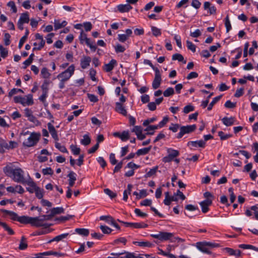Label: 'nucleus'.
<instances>
[{
    "label": "nucleus",
    "mask_w": 258,
    "mask_h": 258,
    "mask_svg": "<svg viewBox=\"0 0 258 258\" xmlns=\"http://www.w3.org/2000/svg\"><path fill=\"white\" fill-rule=\"evenodd\" d=\"M172 59L173 60H178L179 61H182L184 63H186V61L184 60L183 56L179 53H175L172 55Z\"/></svg>",
    "instance_id": "nucleus-38"
},
{
    "label": "nucleus",
    "mask_w": 258,
    "mask_h": 258,
    "mask_svg": "<svg viewBox=\"0 0 258 258\" xmlns=\"http://www.w3.org/2000/svg\"><path fill=\"white\" fill-rule=\"evenodd\" d=\"M81 143L83 145H88L91 143V139L88 135H85L83 139L81 140Z\"/></svg>",
    "instance_id": "nucleus-40"
},
{
    "label": "nucleus",
    "mask_w": 258,
    "mask_h": 258,
    "mask_svg": "<svg viewBox=\"0 0 258 258\" xmlns=\"http://www.w3.org/2000/svg\"><path fill=\"white\" fill-rule=\"evenodd\" d=\"M18 92L24 93L23 91L21 89L13 88L9 92V96L11 97Z\"/></svg>",
    "instance_id": "nucleus-57"
},
{
    "label": "nucleus",
    "mask_w": 258,
    "mask_h": 258,
    "mask_svg": "<svg viewBox=\"0 0 258 258\" xmlns=\"http://www.w3.org/2000/svg\"><path fill=\"white\" fill-rule=\"evenodd\" d=\"M35 38L36 39L40 40V42L39 43V46L38 47H37V44L36 42L33 43L34 46L35 47L33 48V51L41 50L44 47L45 43V41L43 39L42 36L40 34L36 33L35 34Z\"/></svg>",
    "instance_id": "nucleus-11"
},
{
    "label": "nucleus",
    "mask_w": 258,
    "mask_h": 258,
    "mask_svg": "<svg viewBox=\"0 0 258 258\" xmlns=\"http://www.w3.org/2000/svg\"><path fill=\"white\" fill-rule=\"evenodd\" d=\"M133 195L137 196L136 199L138 200L143 197H145L147 196L146 190L145 189H142L140 190L139 194L137 191H135L134 192Z\"/></svg>",
    "instance_id": "nucleus-36"
},
{
    "label": "nucleus",
    "mask_w": 258,
    "mask_h": 258,
    "mask_svg": "<svg viewBox=\"0 0 258 258\" xmlns=\"http://www.w3.org/2000/svg\"><path fill=\"white\" fill-rule=\"evenodd\" d=\"M224 106L228 108H233L236 106V103H233L231 101L228 100L225 102Z\"/></svg>",
    "instance_id": "nucleus-61"
},
{
    "label": "nucleus",
    "mask_w": 258,
    "mask_h": 258,
    "mask_svg": "<svg viewBox=\"0 0 258 258\" xmlns=\"http://www.w3.org/2000/svg\"><path fill=\"white\" fill-rule=\"evenodd\" d=\"M195 107L194 106L191 105H188L185 106L183 108V112L185 114L188 113L189 112L194 111Z\"/></svg>",
    "instance_id": "nucleus-54"
},
{
    "label": "nucleus",
    "mask_w": 258,
    "mask_h": 258,
    "mask_svg": "<svg viewBox=\"0 0 258 258\" xmlns=\"http://www.w3.org/2000/svg\"><path fill=\"white\" fill-rule=\"evenodd\" d=\"M3 171L7 176L13 178L15 182L23 184L26 182L24 171L19 167L13 169L11 166L7 165L3 168Z\"/></svg>",
    "instance_id": "nucleus-1"
},
{
    "label": "nucleus",
    "mask_w": 258,
    "mask_h": 258,
    "mask_svg": "<svg viewBox=\"0 0 258 258\" xmlns=\"http://www.w3.org/2000/svg\"><path fill=\"white\" fill-rule=\"evenodd\" d=\"M25 183H26L28 185V187H26L27 190L30 193H33L37 186L36 183L32 180L26 181Z\"/></svg>",
    "instance_id": "nucleus-23"
},
{
    "label": "nucleus",
    "mask_w": 258,
    "mask_h": 258,
    "mask_svg": "<svg viewBox=\"0 0 258 258\" xmlns=\"http://www.w3.org/2000/svg\"><path fill=\"white\" fill-rule=\"evenodd\" d=\"M197 247L201 251L210 254L211 252L209 250L208 246L205 242H199L197 243Z\"/></svg>",
    "instance_id": "nucleus-14"
},
{
    "label": "nucleus",
    "mask_w": 258,
    "mask_h": 258,
    "mask_svg": "<svg viewBox=\"0 0 258 258\" xmlns=\"http://www.w3.org/2000/svg\"><path fill=\"white\" fill-rule=\"evenodd\" d=\"M225 25L226 28V32H228L231 29V25L229 18V16L227 15L225 19Z\"/></svg>",
    "instance_id": "nucleus-48"
},
{
    "label": "nucleus",
    "mask_w": 258,
    "mask_h": 258,
    "mask_svg": "<svg viewBox=\"0 0 258 258\" xmlns=\"http://www.w3.org/2000/svg\"><path fill=\"white\" fill-rule=\"evenodd\" d=\"M223 123L227 126H231L234 123L235 121L233 117H224L222 119Z\"/></svg>",
    "instance_id": "nucleus-22"
},
{
    "label": "nucleus",
    "mask_w": 258,
    "mask_h": 258,
    "mask_svg": "<svg viewBox=\"0 0 258 258\" xmlns=\"http://www.w3.org/2000/svg\"><path fill=\"white\" fill-rule=\"evenodd\" d=\"M88 97L90 101L92 102H97L98 101V99L96 96L94 94H88Z\"/></svg>",
    "instance_id": "nucleus-63"
},
{
    "label": "nucleus",
    "mask_w": 258,
    "mask_h": 258,
    "mask_svg": "<svg viewBox=\"0 0 258 258\" xmlns=\"http://www.w3.org/2000/svg\"><path fill=\"white\" fill-rule=\"evenodd\" d=\"M0 53L3 58H5L8 54V50L4 48L2 45H0Z\"/></svg>",
    "instance_id": "nucleus-49"
},
{
    "label": "nucleus",
    "mask_w": 258,
    "mask_h": 258,
    "mask_svg": "<svg viewBox=\"0 0 258 258\" xmlns=\"http://www.w3.org/2000/svg\"><path fill=\"white\" fill-rule=\"evenodd\" d=\"M132 132L135 133L137 136L142 132V127L141 126H135L132 130Z\"/></svg>",
    "instance_id": "nucleus-59"
},
{
    "label": "nucleus",
    "mask_w": 258,
    "mask_h": 258,
    "mask_svg": "<svg viewBox=\"0 0 258 258\" xmlns=\"http://www.w3.org/2000/svg\"><path fill=\"white\" fill-rule=\"evenodd\" d=\"M115 110L119 114H122L123 116L127 115V110L125 108L124 106L122 103L119 102L115 103Z\"/></svg>",
    "instance_id": "nucleus-13"
},
{
    "label": "nucleus",
    "mask_w": 258,
    "mask_h": 258,
    "mask_svg": "<svg viewBox=\"0 0 258 258\" xmlns=\"http://www.w3.org/2000/svg\"><path fill=\"white\" fill-rule=\"evenodd\" d=\"M34 192H35L36 197L39 199H42L43 197L44 191L43 189H41L40 187L36 186Z\"/></svg>",
    "instance_id": "nucleus-33"
},
{
    "label": "nucleus",
    "mask_w": 258,
    "mask_h": 258,
    "mask_svg": "<svg viewBox=\"0 0 258 258\" xmlns=\"http://www.w3.org/2000/svg\"><path fill=\"white\" fill-rule=\"evenodd\" d=\"M69 234L68 233H64V234H62L59 235L58 236H56L55 237H54L53 239L50 240L48 242V243H51L53 241L58 242L60 240H62L63 239L66 238L69 235Z\"/></svg>",
    "instance_id": "nucleus-27"
},
{
    "label": "nucleus",
    "mask_w": 258,
    "mask_h": 258,
    "mask_svg": "<svg viewBox=\"0 0 258 258\" xmlns=\"http://www.w3.org/2000/svg\"><path fill=\"white\" fill-rule=\"evenodd\" d=\"M116 63L117 62L116 60L112 59L108 63L104 65L103 69L106 72L111 71L113 69L114 66L116 64Z\"/></svg>",
    "instance_id": "nucleus-17"
},
{
    "label": "nucleus",
    "mask_w": 258,
    "mask_h": 258,
    "mask_svg": "<svg viewBox=\"0 0 258 258\" xmlns=\"http://www.w3.org/2000/svg\"><path fill=\"white\" fill-rule=\"evenodd\" d=\"M167 151L168 154L174 158L177 157L179 154L178 151L172 149L171 148L168 149Z\"/></svg>",
    "instance_id": "nucleus-41"
},
{
    "label": "nucleus",
    "mask_w": 258,
    "mask_h": 258,
    "mask_svg": "<svg viewBox=\"0 0 258 258\" xmlns=\"http://www.w3.org/2000/svg\"><path fill=\"white\" fill-rule=\"evenodd\" d=\"M29 20V14L28 12L21 14L20 19L18 22L17 25L18 28L21 30H23L24 29L23 24L24 23H28Z\"/></svg>",
    "instance_id": "nucleus-7"
},
{
    "label": "nucleus",
    "mask_w": 258,
    "mask_h": 258,
    "mask_svg": "<svg viewBox=\"0 0 258 258\" xmlns=\"http://www.w3.org/2000/svg\"><path fill=\"white\" fill-rule=\"evenodd\" d=\"M186 44H187V47L188 49L190 50L193 52H195L196 51V46L191 42H190L188 40H187Z\"/></svg>",
    "instance_id": "nucleus-55"
},
{
    "label": "nucleus",
    "mask_w": 258,
    "mask_h": 258,
    "mask_svg": "<svg viewBox=\"0 0 258 258\" xmlns=\"http://www.w3.org/2000/svg\"><path fill=\"white\" fill-rule=\"evenodd\" d=\"M75 231L79 234L87 236L89 234V231L88 229L84 228H76Z\"/></svg>",
    "instance_id": "nucleus-32"
},
{
    "label": "nucleus",
    "mask_w": 258,
    "mask_h": 258,
    "mask_svg": "<svg viewBox=\"0 0 258 258\" xmlns=\"http://www.w3.org/2000/svg\"><path fill=\"white\" fill-rule=\"evenodd\" d=\"M185 209L188 211H194L197 210L198 211L199 213H200V211H199V209L197 206H195L192 205H187L185 207Z\"/></svg>",
    "instance_id": "nucleus-53"
},
{
    "label": "nucleus",
    "mask_w": 258,
    "mask_h": 258,
    "mask_svg": "<svg viewBox=\"0 0 258 258\" xmlns=\"http://www.w3.org/2000/svg\"><path fill=\"white\" fill-rule=\"evenodd\" d=\"M212 204V199H206L200 203L202 207V211L204 213H206L209 210V207Z\"/></svg>",
    "instance_id": "nucleus-12"
},
{
    "label": "nucleus",
    "mask_w": 258,
    "mask_h": 258,
    "mask_svg": "<svg viewBox=\"0 0 258 258\" xmlns=\"http://www.w3.org/2000/svg\"><path fill=\"white\" fill-rule=\"evenodd\" d=\"M153 34L155 36H160L161 34V30L155 26H152L151 27Z\"/></svg>",
    "instance_id": "nucleus-51"
},
{
    "label": "nucleus",
    "mask_w": 258,
    "mask_h": 258,
    "mask_svg": "<svg viewBox=\"0 0 258 258\" xmlns=\"http://www.w3.org/2000/svg\"><path fill=\"white\" fill-rule=\"evenodd\" d=\"M174 236L173 233L167 232H159L158 234H151V236L153 238L158 239L161 241H166L172 239Z\"/></svg>",
    "instance_id": "nucleus-6"
},
{
    "label": "nucleus",
    "mask_w": 258,
    "mask_h": 258,
    "mask_svg": "<svg viewBox=\"0 0 258 258\" xmlns=\"http://www.w3.org/2000/svg\"><path fill=\"white\" fill-rule=\"evenodd\" d=\"M204 10L209 9V13L210 15L215 14L216 13V8L214 6H211V4L209 2H205L204 4Z\"/></svg>",
    "instance_id": "nucleus-18"
},
{
    "label": "nucleus",
    "mask_w": 258,
    "mask_h": 258,
    "mask_svg": "<svg viewBox=\"0 0 258 258\" xmlns=\"http://www.w3.org/2000/svg\"><path fill=\"white\" fill-rule=\"evenodd\" d=\"M104 192L106 195L109 196L110 197L111 199L114 198L115 197H116V194L115 192H114L112 191H111L109 188H105V189H104Z\"/></svg>",
    "instance_id": "nucleus-52"
},
{
    "label": "nucleus",
    "mask_w": 258,
    "mask_h": 258,
    "mask_svg": "<svg viewBox=\"0 0 258 258\" xmlns=\"http://www.w3.org/2000/svg\"><path fill=\"white\" fill-rule=\"evenodd\" d=\"M196 128L197 126L196 124L182 126L179 128L180 132L177 135L176 138L177 139H180L184 135L186 134H189L195 131Z\"/></svg>",
    "instance_id": "nucleus-5"
},
{
    "label": "nucleus",
    "mask_w": 258,
    "mask_h": 258,
    "mask_svg": "<svg viewBox=\"0 0 258 258\" xmlns=\"http://www.w3.org/2000/svg\"><path fill=\"white\" fill-rule=\"evenodd\" d=\"M117 221L125 225L126 227H132L135 228H146L148 227V225L147 224L144 223H130V222H126L122 221H121L119 219H117Z\"/></svg>",
    "instance_id": "nucleus-10"
},
{
    "label": "nucleus",
    "mask_w": 258,
    "mask_h": 258,
    "mask_svg": "<svg viewBox=\"0 0 258 258\" xmlns=\"http://www.w3.org/2000/svg\"><path fill=\"white\" fill-rule=\"evenodd\" d=\"M42 172L44 175H52L53 173V171L50 167L43 169Z\"/></svg>",
    "instance_id": "nucleus-62"
},
{
    "label": "nucleus",
    "mask_w": 258,
    "mask_h": 258,
    "mask_svg": "<svg viewBox=\"0 0 258 258\" xmlns=\"http://www.w3.org/2000/svg\"><path fill=\"white\" fill-rule=\"evenodd\" d=\"M28 246L26 242V239L24 236H22L21 239L20 243L19 244V248L21 250L25 249Z\"/></svg>",
    "instance_id": "nucleus-34"
},
{
    "label": "nucleus",
    "mask_w": 258,
    "mask_h": 258,
    "mask_svg": "<svg viewBox=\"0 0 258 258\" xmlns=\"http://www.w3.org/2000/svg\"><path fill=\"white\" fill-rule=\"evenodd\" d=\"M206 142L203 140L197 141H189L187 143L188 146H191L194 147H205Z\"/></svg>",
    "instance_id": "nucleus-19"
},
{
    "label": "nucleus",
    "mask_w": 258,
    "mask_h": 258,
    "mask_svg": "<svg viewBox=\"0 0 258 258\" xmlns=\"http://www.w3.org/2000/svg\"><path fill=\"white\" fill-rule=\"evenodd\" d=\"M76 173L73 171H71L68 175V177L69 178V186L68 187H72L74 186L75 184V182L76 180Z\"/></svg>",
    "instance_id": "nucleus-21"
},
{
    "label": "nucleus",
    "mask_w": 258,
    "mask_h": 258,
    "mask_svg": "<svg viewBox=\"0 0 258 258\" xmlns=\"http://www.w3.org/2000/svg\"><path fill=\"white\" fill-rule=\"evenodd\" d=\"M91 58L90 56H84L81 60V66L83 69L87 68L90 65Z\"/></svg>",
    "instance_id": "nucleus-20"
},
{
    "label": "nucleus",
    "mask_w": 258,
    "mask_h": 258,
    "mask_svg": "<svg viewBox=\"0 0 258 258\" xmlns=\"http://www.w3.org/2000/svg\"><path fill=\"white\" fill-rule=\"evenodd\" d=\"M2 212L4 213L8 214L10 216H11V219L13 220L18 221V219L19 218V217L18 216V215H17V213H16L14 212H12V211H8L7 210H4V209L2 210Z\"/></svg>",
    "instance_id": "nucleus-24"
},
{
    "label": "nucleus",
    "mask_w": 258,
    "mask_h": 258,
    "mask_svg": "<svg viewBox=\"0 0 258 258\" xmlns=\"http://www.w3.org/2000/svg\"><path fill=\"white\" fill-rule=\"evenodd\" d=\"M50 212L52 213V215L54 216L56 214L63 213L64 209L62 207L53 208L51 209Z\"/></svg>",
    "instance_id": "nucleus-37"
},
{
    "label": "nucleus",
    "mask_w": 258,
    "mask_h": 258,
    "mask_svg": "<svg viewBox=\"0 0 258 258\" xmlns=\"http://www.w3.org/2000/svg\"><path fill=\"white\" fill-rule=\"evenodd\" d=\"M119 138L122 141H126L130 138L129 133L128 131H123L119 136Z\"/></svg>",
    "instance_id": "nucleus-45"
},
{
    "label": "nucleus",
    "mask_w": 258,
    "mask_h": 258,
    "mask_svg": "<svg viewBox=\"0 0 258 258\" xmlns=\"http://www.w3.org/2000/svg\"><path fill=\"white\" fill-rule=\"evenodd\" d=\"M74 71L75 66L74 64H72L64 72L58 74L57 76V78L67 81L74 74Z\"/></svg>",
    "instance_id": "nucleus-3"
},
{
    "label": "nucleus",
    "mask_w": 258,
    "mask_h": 258,
    "mask_svg": "<svg viewBox=\"0 0 258 258\" xmlns=\"http://www.w3.org/2000/svg\"><path fill=\"white\" fill-rule=\"evenodd\" d=\"M50 83V82L48 80H45L43 82V84L41 86V88L42 90V93H47L48 92V85Z\"/></svg>",
    "instance_id": "nucleus-30"
},
{
    "label": "nucleus",
    "mask_w": 258,
    "mask_h": 258,
    "mask_svg": "<svg viewBox=\"0 0 258 258\" xmlns=\"http://www.w3.org/2000/svg\"><path fill=\"white\" fill-rule=\"evenodd\" d=\"M155 75L152 83V87L154 89H156L160 87L162 79L160 71L157 68L155 69Z\"/></svg>",
    "instance_id": "nucleus-8"
},
{
    "label": "nucleus",
    "mask_w": 258,
    "mask_h": 258,
    "mask_svg": "<svg viewBox=\"0 0 258 258\" xmlns=\"http://www.w3.org/2000/svg\"><path fill=\"white\" fill-rule=\"evenodd\" d=\"M114 49L116 53L123 52L125 50V48L119 43L114 46Z\"/></svg>",
    "instance_id": "nucleus-46"
},
{
    "label": "nucleus",
    "mask_w": 258,
    "mask_h": 258,
    "mask_svg": "<svg viewBox=\"0 0 258 258\" xmlns=\"http://www.w3.org/2000/svg\"><path fill=\"white\" fill-rule=\"evenodd\" d=\"M244 93V89L242 88H240L238 89H237L234 94V96L235 97H240V96H242Z\"/></svg>",
    "instance_id": "nucleus-64"
},
{
    "label": "nucleus",
    "mask_w": 258,
    "mask_h": 258,
    "mask_svg": "<svg viewBox=\"0 0 258 258\" xmlns=\"http://www.w3.org/2000/svg\"><path fill=\"white\" fill-rule=\"evenodd\" d=\"M7 6L10 7L13 13H16L17 12V9L13 1H10L7 4Z\"/></svg>",
    "instance_id": "nucleus-58"
},
{
    "label": "nucleus",
    "mask_w": 258,
    "mask_h": 258,
    "mask_svg": "<svg viewBox=\"0 0 258 258\" xmlns=\"http://www.w3.org/2000/svg\"><path fill=\"white\" fill-rule=\"evenodd\" d=\"M31 218L26 216H21L18 219V221L22 224H30Z\"/></svg>",
    "instance_id": "nucleus-26"
},
{
    "label": "nucleus",
    "mask_w": 258,
    "mask_h": 258,
    "mask_svg": "<svg viewBox=\"0 0 258 258\" xmlns=\"http://www.w3.org/2000/svg\"><path fill=\"white\" fill-rule=\"evenodd\" d=\"M100 229L104 234H109L112 231V229L106 226L101 225L100 226Z\"/></svg>",
    "instance_id": "nucleus-56"
},
{
    "label": "nucleus",
    "mask_w": 258,
    "mask_h": 258,
    "mask_svg": "<svg viewBox=\"0 0 258 258\" xmlns=\"http://www.w3.org/2000/svg\"><path fill=\"white\" fill-rule=\"evenodd\" d=\"M163 95L165 97H169L174 94V91L173 88L169 87L163 92Z\"/></svg>",
    "instance_id": "nucleus-42"
},
{
    "label": "nucleus",
    "mask_w": 258,
    "mask_h": 258,
    "mask_svg": "<svg viewBox=\"0 0 258 258\" xmlns=\"http://www.w3.org/2000/svg\"><path fill=\"white\" fill-rule=\"evenodd\" d=\"M40 134L35 132L31 133L30 136L23 143V145L27 147L35 146L39 140Z\"/></svg>",
    "instance_id": "nucleus-2"
},
{
    "label": "nucleus",
    "mask_w": 258,
    "mask_h": 258,
    "mask_svg": "<svg viewBox=\"0 0 258 258\" xmlns=\"http://www.w3.org/2000/svg\"><path fill=\"white\" fill-rule=\"evenodd\" d=\"M41 74L42 77L44 79H48L51 76L50 73H49L48 69L46 68H43L41 71Z\"/></svg>",
    "instance_id": "nucleus-39"
},
{
    "label": "nucleus",
    "mask_w": 258,
    "mask_h": 258,
    "mask_svg": "<svg viewBox=\"0 0 258 258\" xmlns=\"http://www.w3.org/2000/svg\"><path fill=\"white\" fill-rule=\"evenodd\" d=\"M70 148L74 155H77L80 154V149L79 148L77 147V146L72 145L70 146Z\"/></svg>",
    "instance_id": "nucleus-50"
},
{
    "label": "nucleus",
    "mask_w": 258,
    "mask_h": 258,
    "mask_svg": "<svg viewBox=\"0 0 258 258\" xmlns=\"http://www.w3.org/2000/svg\"><path fill=\"white\" fill-rule=\"evenodd\" d=\"M26 97L27 99L22 96H15L14 97V100L15 103H21L23 106L32 105L34 103L32 95L29 94Z\"/></svg>",
    "instance_id": "nucleus-4"
},
{
    "label": "nucleus",
    "mask_w": 258,
    "mask_h": 258,
    "mask_svg": "<svg viewBox=\"0 0 258 258\" xmlns=\"http://www.w3.org/2000/svg\"><path fill=\"white\" fill-rule=\"evenodd\" d=\"M222 96V95H221L214 98L212 102L209 105L207 109L208 110H211L212 109V107L214 106V105H215L217 102H218L220 100Z\"/></svg>",
    "instance_id": "nucleus-35"
},
{
    "label": "nucleus",
    "mask_w": 258,
    "mask_h": 258,
    "mask_svg": "<svg viewBox=\"0 0 258 258\" xmlns=\"http://www.w3.org/2000/svg\"><path fill=\"white\" fill-rule=\"evenodd\" d=\"M123 254H126V258H137V256H135V254L134 253L129 252L127 251H124L123 252H120V253H111L110 254L111 255H116L119 256L120 255H122Z\"/></svg>",
    "instance_id": "nucleus-28"
},
{
    "label": "nucleus",
    "mask_w": 258,
    "mask_h": 258,
    "mask_svg": "<svg viewBox=\"0 0 258 258\" xmlns=\"http://www.w3.org/2000/svg\"><path fill=\"white\" fill-rule=\"evenodd\" d=\"M134 244H137L141 247H152L154 244L149 241H134Z\"/></svg>",
    "instance_id": "nucleus-25"
},
{
    "label": "nucleus",
    "mask_w": 258,
    "mask_h": 258,
    "mask_svg": "<svg viewBox=\"0 0 258 258\" xmlns=\"http://www.w3.org/2000/svg\"><path fill=\"white\" fill-rule=\"evenodd\" d=\"M151 149V146L148 148H144L143 149H139L136 152V154L138 156L146 155L148 154Z\"/></svg>",
    "instance_id": "nucleus-31"
},
{
    "label": "nucleus",
    "mask_w": 258,
    "mask_h": 258,
    "mask_svg": "<svg viewBox=\"0 0 258 258\" xmlns=\"http://www.w3.org/2000/svg\"><path fill=\"white\" fill-rule=\"evenodd\" d=\"M48 129L52 137L55 140H58V137L57 136V132L55 130L54 126L52 124L51 122H49L47 123Z\"/></svg>",
    "instance_id": "nucleus-16"
},
{
    "label": "nucleus",
    "mask_w": 258,
    "mask_h": 258,
    "mask_svg": "<svg viewBox=\"0 0 258 258\" xmlns=\"http://www.w3.org/2000/svg\"><path fill=\"white\" fill-rule=\"evenodd\" d=\"M218 136L220 137L221 140H225L231 138L232 135L231 134H225L222 131L218 132Z\"/></svg>",
    "instance_id": "nucleus-44"
},
{
    "label": "nucleus",
    "mask_w": 258,
    "mask_h": 258,
    "mask_svg": "<svg viewBox=\"0 0 258 258\" xmlns=\"http://www.w3.org/2000/svg\"><path fill=\"white\" fill-rule=\"evenodd\" d=\"M158 169V166H156L152 169H151L149 171H148L145 175L146 178L152 176V175L155 174L156 171Z\"/></svg>",
    "instance_id": "nucleus-47"
},
{
    "label": "nucleus",
    "mask_w": 258,
    "mask_h": 258,
    "mask_svg": "<svg viewBox=\"0 0 258 258\" xmlns=\"http://www.w3.org/2000/svg\"><path fill=\"white\" fill-rule=\"evenodd\" d=\"M118 11L120 13H126L128 12L131 10L133 9V7L129 5L128 3L126 4H120L117 6Z\"/></svg>",
    "instance_id": "nucleus-15"
},
{
    "label": "nucleus",
    "mask_w": 258,
    "mask_h": 258,
    "mask_svg": "<svg viewBox=\"0 0 258 258\" xmlns=\"http://www.w3.org/2000/svg\"><path fill=\"white\" fill-rule=\"evenodd\" d=\"M10 38H11V36L9 33H6L5 34L4 40L5 44L6 46L10 45Z\"/></svg>",
    "instance_id": "nucleus-60"
},
{
    "label": "nucleus",
    "mask_w": 258,
    "mask_h": 258,
    "mask_svg": "<svg viewBox=\"0 0 258 258\" xmlns=\"http://www.w3.org/2000/svg\"><path fill=\"white\" fill-rule=\"evenodd\" d=\"M0 226L3 227L10 235H13L14 234V232L13 229L10 228L6 223L0 221Z\"/></svg>",
    "instance_id": "nucleus-29"
},
{
    "label": "nucleus",
    "mask_w": 258,
    "mask_h": 258,
    "mask_svg": "<svg viewBox=\"0 0 258 258\" xmlns=\"http://www.w3.org/2000/svg\"><path fill=\"white\" fill-rule=\"evenodd\" d=\"M30 224L32 226L36 227H43L45 228H48L51 225V224L48 223H42L39 218L37 217L31 218Z\"/></svg>",
    "instance_id": "nucleus-9"
},
{
    "label": "nucleus",
    "mask_w": 258,
    "mask_h": 258,
    "mask_svg": "<svg viewBox=\"0 0 258 258\" xmlns=\"http://www.w3.org/2000/svg\"><path fill=\"white\" fill-rule=\"evenodd\" d=\"M55 147L62 153H68L67 148L64 146L61 145L59 143L56 142Z\"/></svg>",
    "instance_id": "nucleus-43"
}]
</instances>
